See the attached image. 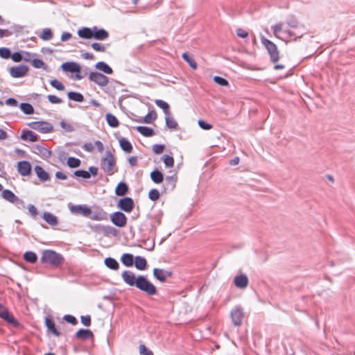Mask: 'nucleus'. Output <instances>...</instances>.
I'll return each mask as SVG.
<instances>
[{"label": "nucleus", "instance_id": "nucleus-1", "mask_svg": "<svg viewBox=\"0 0 355 355\" xmlns=\"http://www.w3.org/2000/svg\"><path fill=\"white\" fill-rule=\"evenodd\" d=\"M121 277L128 286H135L150 295H153L157 293L156 287L144 276L137 277L133 272L125 270L121 273Z\"/></svg>", "mask_w": 355, "mask_h": 355}, {"label": "nucleus", "instance_id": "nucleus-2", "mask_svg": "<svg viewBox=\"0 0 355 355\" xmlns=\"http://www.w3.org/2000/svg\"><path fill=\"white\" fill-rule=\"evenodd\" d=\"M40 260L42 263L49 264L54 268L61 266L64 262L63 256L52 250H44Z\"/></svg>", "mask_w": 355, "mask_h": 355}, {"label": "nucleus", "instance_id": "nucleus-3", "mask_svg": "<svg viewBox=\"0 0 355 355\" xmlns=\"http://www.w3.org/2000/svg\"><path fill=\"white\" fill-rule=\"evenodd\" d=\"M101 166L107 175H112L117 172L116 159L113 154L107 152L105 156L101 159Z\"/></svg>", "mask_w": 355, "mask_h": 355}, {"label": "nucleus", "instance_id": "nucleus-4", "mask_svg": "<svg viewBox=\"0 0 355 355\" xmlns=\"http://www.w3.org/2000/svg\"><path fill=\"white\" fill-rule=\"evenodd\" d=\"M261 41L262 44L267 49L270 56L271 61L274 63L278 62L280 57L279 52L277 49L276 44L264 37H261Z\"/></svg>", "mask_w": 355, "mask_h": 355}, {"label": "nucleus", "instance_id": "nucleus-5", "mask_svg": "<svg viewBox=\"0 0 355 355\" xmlns=\"http://www.w3.org/2000/svg\"><path fill=\"white\" fill-rule=\"evenodd\" d=\"M28 126L41 133H49L53 131V125L46 121H33L28 123Z\"/></svg>", "mask_w": 355, "mask_h": 355}, {"label": "nucleus", "instance_id": "nucleus-6", "mask_svg": "<svg viewBox=\"0 0 355 355\" xmlns=\"http://www.w3.org/2000/svg\"><path fill=\"white\" fill-rule=\"evenodd\" d=\"M0 318L6 321L8 324L12 325L14 327H17L19 326V323L15 318L13 315L10 313L7 308L0 304Z\"/></svg>", "mask_w": 355, "mask_h": 355}, {"label": "nucleus", "instance_id": "nucleus-7", "mask_svg": "<svg viewBox=\"0 0 355 355\" xmlns=\"http://www.w3.org/2000/svg\"><path fill=\"white\" fill-rule=\"evenodd\" d=\"M89 79L101 87L106 86L109 82V78L106 76L98 72H91Z\"/></svg>", "mask_w": 355, "mask_h": 355}, {"label": "nucleus", "instance_id": "nucleus-8", "mask_svg": "<svg viewBox=\"0 0 355 355\" xmlns=\"http://www.w3.org/2000/svg\"><path fill=\"white\" fill-rule=\"evenodd\" d=\"M110 219L114 225L119 227H125L128 221L125 215L120 211H116L113 214H112Z\"/></svg>", "mask_w": 355, "mask_h": 355}, {"label": "nucleus", "instance_id": "nucleus-9", "mask_svg": "<svg viewBox=\"0 0 355 355\" xmlns=\"http://www.w3.org/2000/svg\"><path fill=\"white\" fill-rule=\"evenodd\" d=\"M117 205L119 209L127 213H130L134 208V202L131 198L125 197L120 199Z\"/></svg>", "mask_w": 355, "mask_h": 355}, {"label": "nucleus", "instance_id": "nucleus-10", "mask_svg": "<svg viewBox=\"0 0 355 355\" xmlns=\"http://www.w3.org/2000/svg\"><path fill=\"white\" fill-rule=\"evenodd\" d=\"M28 71V67L25 65L12 67L9 69L10 74L13 78H21L25 76Z\"/></svg>", "mask_w": 355, "mask_h": 355}, {"label": "nucleus", "instance_id": "nucleus-11", "mask_svg": "<svg viewBox=\"0 0 355 355\" xmlns=\"http://www.w3.org/2000/svg\"><path fill=\"white\" fill-rule=\"evenodd\" d=\"M230 315L234 325H241L244 317V314L241 308L235 307L232 310Z\"/></svg>", "mask_w": 355, "mask_h": 355}, {"label": "nucleus", "instance_id": "nucleus-12", "mask_svg": "<svg viewBox=\"0 0 355 355\" xmlns=\"http://www.w3.org/2000/svg\"><path fill=\"white\" fill-rule=\"evenodd\" d=\"M17 168L21 175L28 176L31 173L32 166L28 161H20L17 162Z\"/></svg>", "mask_w": 355, "mask_h": 355}, {"label": "nucleus", "instance_id": "nucleus-13", "mask_svg": "<svg viewBox=\"0 0 355 355\" xmlns=\"http://www.w3.org/2000/svg\"><path fill=\"white\" fill-rule=\"evenodd\" d=\"M73 213L83 215V216H89L92 214V209L85 205H73L70 208Z\"/></svg>", "mask_w": 355, "mask_h": 355}, {"label": "nucleus", "instance_id": "nucleus-14", "mask_svg": "<svg viewBox=\"0 0 355 355\" xmlns=\"http://www.w3.org/2000/svg\"><path fill=\"white\" fill-rule=\"evenodd\" d=\"M234 282L235 286L239 288H245L248 285V278L245 275L236 276Z\"/></svg>", "mask_w": 355, "mask_h": 355}, {"label": "nucleus", "instance_id": "nucleus-15", "mask_svg": "<svg viewBox=\"0 0 355 355\" xmlns=\"http://www.w3.org/2000/svg\"><path fill=\"white\" fill-rule=\"evenodd\" d=\"M109 37V33L104 29H98L97 27L93 28V37L98 40H104Z\"/></svg>", "mask_w": 355, "mask_h": 355}, {"label": "nucleus", "instance_id": "nucleus-16", "mask_svg": "<svg viewBox=\"0 0 355 355\" xmlns=\"http://www.w3.org/2000/svg\"><path fill=\"white\" fill-rule=\"evenodd\" d=\"M153 275L156 279L163 282L168 277L171 275V272L164 271L162 269L155 268L153 270Z\"/></svg>", "mask_w": 355, "mask_h": 355}, {"label": "nucleus", "instance_id": "nucleus-17", "mask_svg": "<svg viewBox=\"0 0 355 355\" xmlns=\"http://www.w3.org/2000/svg\"><path fill=\"white\" fill-rule=\"evenodd\" d=\"M34 171L38 177V178L42 181L45 182L47 181L49 179V175L46 171H44V169L40 166H35L34 168Z\"/></svg>", "mask_w": 355, "mask_h": 355}, {"label": "nucleus", "instance_id": "nucleus-18", "mask_svg": "<svg viewBox=\"0 0 355 355\" xmlns=\"http://www.w3.org/2000/svg\"><path fill=\"white\" fill-rule=\"evenodd\" d=\"M62 68L65 71L72 73L79 72L80 71V66L76 62H65L62 64Z\"/></svg>", "mask_w": 355, "mask_h": 355}, {"label": "nucleus", "instance_id": "nucleus-19", "mask_svg": "<svg viewBox=\"0 0 355 355\" xmlns=\"http://www.w3.org/2000/svg\"><path fill=\"white\" fill-rule=\"evenodd\" d=\"M1 195L3 199L11 203H15L18 200V198L12 191L8 189L3 190Z\"/></svg>", "mask_w": 355, "mask_h": 355}, {"label": "nucleus", "instance_id": "nucleus-20", "mask_svg": "<svg viewBox=\"0 0 355 355\" xmlns=\"http://www.w3.org/2000/svg\"><path fill=\"white\" fill-rule=\"evenodd\" d=\"M42 218L50 225L54 226L58 223L57 217L50 212H44Z\"/></svg>", "mask_w": 355, "mask_h": 355}, {"label": "nucleus", "instance_id": "nucleus-21", "mask_svg": "<svg viewBox=\"0 0 355 355\" xmlns=\"http://www.w3.org/2000/svg\"><path fill=\"white\" fill-rule=\"evenodd\" d=\"M78 35L83 39H91L93 37V28H83L78 31Z\"/></svg>", "mask_w": 355, "mask_h": 355}, {"label": "nucleus", "instance_id": "nucleus-22", "mask_svg": "<svg viewBox=\"0 0 355 355\" xmlns=\"http://www.w3.org/2000/svg\"><path fill=\"white\" fill-rule=\"evenodd\" d=\"M24 140H28L32 142H35L38 139V137L31 130H24L21 136Z\"/></svg>", "mask_w": 355, "mask_h": 355}, {"label": "nucleus", "instance_id": "nucleus-23", "mask_svg": "<svg viewBox=\"0 0 355 355\" xmlns=\"http://www.w3.org/2000/svg\"><path fill=\"white\" fill-rule=\"evenodd\" d=\"M128 191V187L124 182H120L115 189V193L118 196H125Z\"/></svg>", "mask_w": 355, "mask_h": 355}, {"label": "nucleus", "instance_id": "nucleus-24", "mask_svg": "<svg viewBox=\"0 0 355 355\" xmlns=\"http://www.w3.org/2000/svg\"><path fill=\"white\" fill-rule=\"evenodd\" d=\"M135 265L138 270H144L146 268L147 261L145 258L137 256L135 257Z\"/></svg>", "mask_w": 355, "mask_h": 355}, {"label": "nucleus", "instance_id": "nucleus-25", "mask_svg": "<svg viewBox=\"0 0 355 355\" xmlns=\"http://www.w3.org/2000/svg\"><path fill=\"white\" fill-rule=\"evenodd\" d=\"M157 117V113L155 110L149 112L143 119L139 120L141 123H152Z\"/></svg>", "mask_w": 355, "mask_h": 355}, {"label": "nucleus", "instance_id": "nucleus-26", "mask_svg": "<svg viewBox=\"0 0 355 355\" xmlns=\"http://www.w3.org/2000/svg\"><path fill=\"white\" fill-rule=\"evenodd\" d=\"M119 144L121 148L126 153H131L132 150V146L131 143L125 138H121L119 139Z\"/></svg>", "mask_w": 355, "mask_h": 355}, {"label": "nucleus", "instance_id": "nucleus-27", "mask_svg": "<svg viewBox=\"0 0 355 355\" xmlns=\"http://www.w3.org/2000/svg\"><path fill=\"white\" fill-rule=\"evenodd\" d=\"M121 260L123 264L127 267L132 266L134 263V257L133 255L131 254H123L121 257Z\"/></svg>", "mask_w": 355, "mask_h": 355}, {"label": "nucleus", "instance_id": "nucleus-28", "mask_svg": "<svg viewBox=\"0 0 355 355\" xmlns=\"http://www.w3.org/2000/svg\"><path fill=\"white\" fill-rule=\"evenodd\" d=\"M136 130L143 136L151 137L154 135V130L149 127L146 126H137Z\"/></svg>", "mask_w": 355, "mask_h": 355}, {"label": "nucleus", "instance_id": "nucleus-29", "mask_svg": "<svg viewBox=\"0 0 355 355\" xmlns=\"http://www.w3.org/2000/svg\"><path fill=\"white\" fill-rule=\"evenodd\" d=\"M150 178L155 184H160L164 180L163 174L157 170L153 171L150 173Z\"/></svg>", "mask_w": 355, "mask_h": 355}, {"label": "nucleus", "instance_id": "nucleus-30", "mask_svg": "<svg viewBox=\"0 0 355 355\" xmlns=\"http://www.w3.org/2000/svg\"><path fill=\"white\" fill-rule=\"evenodd\" d=\"M96 68L107 74H112L113 73L112 68L104 62H97L96 64Z\"/></svg>", "mask_w": 355, "mask_h": 355}, {"label": "nucleus", "instance_id": "nucleus-31", "mask_svg": "<svg viewBox=\"0 0 355 355\" xmlns=\"http://www.w3.org/2000/svg\"><path fill=\"white\" fill-rule=\"evenodd\" d=\"M105 266L112 270H118L119 268V263L113 258L108 257L104 261Z\"/></svg>", "mask_w": 355, "mask_h": 355}, {"label": "nucleus", "instance_id": "nucleus-32", "mask_svg": "<svg viewBox=\"0 0 355 355\" xmlns=\"http://www.w3.org/2000/svg\"><path fill=\"white\" fill-rule=\"evenodd\" d=\"M76 336L78 338L87 339L93 336L92 332L89 329H80L78 330Z\"/></svg>", "mask_w": 355, "mask_h": 355}, {"label": "nucleus", "instance_id": "nucleus-33", "mask_svg": "<svg viewBox=\"0 0 355 355\" xmlns=\"http://www.w3.org/2000/svg\"><path fill=\"white\" fill-rule=\"evenodd\" d=\"M24 259L27 262H29L31 263H35L37 261V256L35 252L28 251L24 253Z\"/></svg>", "mask_w": 355, "mask_h": 355}, {"label": "nucleus", "instance_id": "nucleus-34", "mask_svg": "<svg viewBox=\"0 0 355 355\" xmlns=\"http://www.w3.org/2000/svg\"><path fill=\"white\" fill-rule=\"evenodd\" d=\"M155 103L159 107L163 110L166 115H169V105L166 102L162 100L157 99L155 101Z\"/></svg>", "mask_w": 355, "mask_h": 355}, {"label": "nucleus", "instance_id": "nucleus-35", "mask_svg": "<svg viewBox=\"0 0 355 355\" xmlns=\"http://www.w3.org/2000/svg\"><path fill=\"white\" fill-rule=\"evenodd\" d=\"M106 120L109 125L112 128H116L119 126V123L116 117L112 114H107L106 115Z\"/></svg>", "mask_w": 355, "mask_h": 355}, {"label": "nucleus", "instance_id": "nucleus-36", "mask_svg": "<svg viewBox=\"0 0 355 355\" xmlns=\"http://www.w3.org/2000/svg\"><path fill=\"white\" fill-rule=\"evenodd\" d=\"M45 323L48 329L56 336H59V332L57 331L54 322L49 318H46Z\"/></svg>", "mask_w": 355, "mask_h": 355}, {"label": "nucleus", "instance_id": "nucleus-37", "mask_svg": "<svg viewBox=\"0 0 355 355\" xmlns=\"http://www.w3.org/2000/svg\"><path fill=\"white\" fill-rule=\"evenodd\" d=\"M166 124L167 127L170 129L175 130L178 128V123L175 120V119L169 115H166Z\"/></svg>", "mask_w": 355, "mask_h": 355}, {"label": "nucleus", "instance_id": "nucleus-38", "mask_svg": "<svg viewBox=\"0 0 355 355\" xmlns=\"http://www.w3.org/2000/svg\"><path fill=\"white\" fill-rule=\"evenodd\" d=\"M68 97L69 99L76 102H83L84 101V96L78 92H70L68 93Z\"/></svg>", "mask_w": 355, "mask_h": 355}, {"label": "nucleus", "instance_id": "nucleus-39", "mask_svg": "<svg viewBox=\"0 0 355 355\" xmlns=\"http://www.w3.org/2000/svg\"><path fill=\"white\" fill-rule=\"evenodd\" d=\"M21 111L26 114H31L34 112L33 107L27 103H22L20 104Z\"/></svg>", "mask_w": 355, "mask_h": 355}, {"label": "nucleus", "instance_id": "nucleus-40", "mask_svg": "<svg viewBox=\"0 0 355 355\" xmlns=\"http://www.w3.org/2000/svg\"><path fill=\"white\" fill-rule=\"evenodd\" d=\"M67 164L70 168H77L80 166L81 161L78 158L69 157L67 159Z\"/></svg>", "mask_w": 355, "mask_h": 355}, {"label": "nucleus", "instance_id": "nucleus-41", "mask_svg": "<svg viewBox=\"0 0 355 355\" xmlns=\"http://www.w3.org/2000/svg\"><path fill=\"white\" fill-rule=\"evenodd\" d=\"M182 58L189 64V66L193 69H197V63L196 62V61L192 58H191L187 53H184L182 54Z\"/></svg>", "mask_w": 355, "mask_h": 355}, {"label": "nucleus", "instance_id": "nucleus-42", "mask_svg": "<svg viewBox=\"0 0 355 355\" xmlns=\"http://www.w3.org/2000/svg\"><path fill=\"white\" fill-rule=\"evenodd\" d=\"M40 37L43 40H50L53 37V33L50 28H44L40 35Z\"/></svg>", "mask_w": 355, "mask_h": 355}, {"label": "nucleus", "instance_id": "nucleus-43", "mask_svg": "<svg viewBox=\"0 0 355 355\" xmlns=\"http://www.w3.org/2000/svg\"><path fill=\"white\" fill-rule=\"evenodd\" d=\"M51 85L54 87L55 89L59 90V91H63L65 89L64 85L58 80L53 79L50 81Z\"/></svg>", "mask_w": 355, "mask_h": 355}, {"label": "nucleus", "instance_id": "nucleus-44", "mask_svg": "<svg viewBox=\"0 0 355 355\" xmlns=\"http://www.w3.org/2000/svg\"><path fill=\"white\" fill-rule=\"evenodd\" d=\"M92 47L94 51L98 52H105L107 49L106 45L98 42L92 43Z\"/></svg>", "mask_w": 355, "mask_h": 355}, {"label": "nucleus", "instance_id": "nucleus-45", "mask_svg": "<svg viewBox=\"0 0 355 355\" xmlns=\"http://www.w3.org/2000/svg\"><path fill=\"white\" fill-rule=\"evenodd\" d=\"M160 194L157 189H153L148 193V197L151 200L156 201L159 198Z\"/></svg>", "mask_w": 355, "mask_h": 355}, {"label": "nucleus", "instance_id": "nucleus-46", "mask_svg": "<svg viewBox=\"0 0 355 355\" xmlns=\"http://www.w3.org/2000/svg\"><path fill=\"white\" fill-rule=\"evenodd\" d=\"M74 175L76 177L83 178L85 179L90 178V173L84 170H78L74 172Z\"/></svg>", "mask_w": 355, "mask_h": 355}, {"label": "nucleus", "instance_id": "nucleus-47", "mask_svg": "<svg viewBox=\"0 0 355 355\" xmlns=\"http://www.w3.org/2000/svg\"><path fill=\"white\" fill-rule=\"evenodd\" d=\"M163 161L166 167H172L174 165V159L172 156L167 155H164Z\"/></svg>", "mask_w": 355, "mask_h": 355}, {"label": "nucleus", "instance_id": "nucleus-48", "mask_svg": "<svg viewBox=\"0 0 355 355\" xmlns=\"http://www.w3.org/2000/svg\"><path fill=\"white\" fill-rule=\"evenodd\" d=\"M49 101L52 104H60L63 101L58 96L53 94H49L47 96Z\"/></svg>", "mask_w": 355, "mask_h": 355}, {"label": "nucleus", "instance_id": "nucleus-49", "mask_svg": "<svg viewBox=\"0 0 355 355\" xmlns=\"http://www.w3.org/2000/svg\"><path fill=\"white\" fill-rule=\"evenodd\" d=\"M213 80L216 84H218L219 85L229 86L228 81L226 79H225L220 76H214Z\"/></svg>", "mask_w": 355, "mask_h": 355}, {"label": "nucleus", "instance_id": "nucleus-50", "mask_svg": "<svg viewBox=\"0 0 355 355\" xmlns=\"http://www.w3.org/2000/svg\"><path fill=\"white\" fill-rule=\"evenodd\" d=\"M10 51L8 48H0V57L4 59L10 58Z\"/></svg>", "mask_w": 355, "mask_h": 355}, {"label": "nucleus", "instance_id": "nucleus-51", "mask_svg": "<svg viewBox=\"0 0 355 355\" xmlns=\"http://www.w3.org/2000/svg\"><path fill=\"white\" fill-rule=\"evenodd\" d=\"M91 219L94 220H104L107 219V214L105 212L98 213L91 216Z\"/></svg>", "mask_w": 355, "mask_h": 355}, {"label": "nucleus", "instance_id": "nucleus-52", "mask_svg": "<svg viewBox=\"0 0 355 355\" xmlns=\"http://www.w3.org/2000/svg\"><path fill=\"white\" fill-rule=\"evenodd\" d=\"M139 353L141 355H153V352L149 350L144 345H140Z\"/></svg>", "mask_w": 355, "mask_h": 355}, {"label": "nucleus", "instance_id": "nucleus-53", "mask_svg": "<svg viewBox=\"0 0 355 355\" xmlns=\"http://www.w3.org/2000/svg\"><path fill=\"white\" fill-rule=\"evenodd\" d=\"M10 58L15 62H19L23 60L22 54L19 52L11 54Z\"/></svg>", "mask_w": 355, "mask_h": 355}, {"label": "nucleus", "instance_id": "nucleus-54", "mask_svg": "<svg viewBox=\"0 0 355 355\" xmlns=\"http://www.w3.org/2000/svg\"><path fill=\"white\" fill-rule=\"evenodd\" d=\"M198 124L203 130H208L212 128V125L211 124L206 123L203 120H199L198 121Z\"/></svg>", "mask_w": 355, "mask_h": 355}, {"label": "nucleus", "instance_id": "nucleus-55", "mask_svg": "<svg viewBox=\"0 0 355 355\" xmlns=\"http://www.w3.org/2000/svg\"><path fill=\"white\" fill-rule=\"evenodd\" d=\"M32 62V65L37 69L43 67L44 63L40 59H33L31 61Z\"/></svg>", "mask_w": 355, "mask_h": 355}, {"label": "nucleus", "instance_id": "nucleus-56", "mask_svg": "<svg viewBox=\"0 0 355 355\" xmlns=\"http://www.w3.org/2000/svg\"><path fill=\"white\" fill-rule=\"evenodd\" d=\"M164 150V145L162 144H155L153 146V150L155 154H161L163 153Z\"/></svg>", "mask_w": 355, "mask_h": 355}, {"label": "nucleus", "instance_id": "nucleus-57", "mask_svg": "<svg viewBox=\"0 0 355 355\" xmlns=\"http://www.w3.org/2000/svg\"><path fill=\"white\" fill-rule=\"evenodd\" d=\"M60 126L67 132H71L73 130V126L67 121H62L60 122Z\"/></svg>", "mask_w": 355, "mask_h": 355}, {"label": "nucleus", "instance_id": "nucleus-58", "mask_svg": "<svg viewBox=\"0 0 355 355\" xmlns=\"http://www.w3.org/2000/svg\"><path fill=\"white\" fill-rule=\"evenodd\" d=\"M272 29L273 30V33L275 36L279 37L278 34L282 30V24L279 23L275 24L272 27Z\"/></svg>", "mask_w": 355, "mask_h": 355}, {"label": "nucleus", "instance_id": "nucleus-59", "mask_svg": "<svg viewBox=\"0 0 355 355\" xmlns=\"http://www.w3.org/2000/svg\"><path fill=\"white\" fill-rule=\"evenodd\" d=\"M64 319L69 323L72 324L73 325L78 323L76 318L71 315H66L64 317Z\"/></svg>", "mask_w": 355, "mask_h": 355}, {"label": "nucleus", "instance_id": "nucleus-60", "mask_svg": "<svg viewBox=\"0 0 355 355\" xmlns=\"http://www.w3.org/2000/svg\"><path fill=\"white\" fill-rule=\"evenodd\" d=\"M81 322L85 326L89 327L91 324V318L89 315H83L80 318Z\"/></svg>", "mask_w": 355, "mask_h": 355}, {"label": "nucleus", "instance_id": "nucleus-61", "mask_svg": "<svg viewBox=\"0 0 355 355\" xmlns=\"http://www.w3.org/2000/svg\"><path fill=\"white\" fill-rule=\"evenodd\" d=\"M28 210L31 215L33 217H35L38 214L37 209L33 205H29L28 206Z\"/></svg>", "mask_w": 355, "mask_h": 355}, {"label": "nucleus", "instance_id": "nucleus-62", "mask_svg": "<svg viewBox=\"0 0 355 355\" xmlns=\"http://www.w3.org/2000/svg\"><path fill=\"white\" fill-rule=\"evenodd\" d=\"M236 35L239 37L245 38L248 35V33L243 28H238L236 30Z\"/></svg>", "mask_w": 355, "mask_h": 355}, {"label": "nucleus", "instance_id": "nucleus-63", "mask_svg": "<svg viewBox=\"0 0 355 355\" xmlns=\"http://www.w3.org/2000/svg\"><path fill=\"white\" fill-rule=\"evenodd\" d=\"M33 55L29 53V52H23L22 53V58L23 60L26 62H31L32 60Z\"/></svg>", "mask_w": 355, "mask_h": 355}, {"label": "nucleus", "instance_id": "nucleus-64", "mask_svg": "<svg viewBox=\"0 0 355 355\" xmlns=\"http://www.w3.org/2000/svg\"><path fill=\"white\" fill-rule=\"evenodd\" d=\"M6 104L9 106L15 107L17 105V101L15 98H10L6 101Z\"/></svg>", "mask_w": 355, "mask_h": 355}]
</instances>
